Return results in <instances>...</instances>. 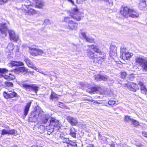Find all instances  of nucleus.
Returning <instances> with one entry per match:
<instances>
[{
    "label": "nucleus",
    "mask_w": 147,
    "mask_h": 147,
    "mask_svg": "<svg viewBox=\"0 0 147 147\" xmlns=\"http://www.w3.org/2000/svg\"><path fill=\"white\" fill-rule=\"evenodd\" d=\"M70 16H64L62 20L63 22H65L67 24V28L70 30H76L78 27V23L74 21L72 19L77 21L82 20L84 17L83 13L80 12L78 8L76 7L73 8L68 11Z\"/></svg>",
    "instance_id": "f257e3e1"
},
{
    "label": "nucleus",
    "mask_w": 147,
    "mask_h": 147,
    "mask_svg": "<svg viewBox=\"0 0 147 147\" xmlns=\"http://www.w3.org/2000/svg\"><path fill=\"white\" fill-rule=\"evenodd\" d=\"M134 64L138 67L142 66L143 70L146 71V69L145 68L147 67V61H145L142 58L140 57H136L135 59Z\"/></svg>",
    "instance_id": "f03ea898"
},
{
    "label": "nucleus",
    "mask_w": 147,
    "mask_h": 147,
    "mask_svg": "<svg viewBox=\"0 0 147 147\" xmlns=\"http://www.w3.org/2000/svg\"><path fill=\"white\" fill-rule=\"evenodd\" d=\"M3 96L6 99H10L18 96V94L14 90H8L7 92L4 91L3 92Z\"/></svg>",
    "instance_id": "7ed1b4c3"
},
{
    "label": "nucleus",
    "mask_w": 147,
    "mask_h": 147,
    "mask_svg": "<svg viewBox=\"0 0 147 147\" xmlns=\"http://www.w3.org/2000/svg\"><path fill=\"white\" fill-rule=\"evenodd\" d=\"M29 52L33 56H41L45 53L44 51L39 49L29 47Z\"/></svg>",
    "instance_id": "20e7f679"
},
{
    "label": "nucleus",
    "mask_w": 147,
    "mask_h": 147,
    "mask_svg": "<svg viewBox=\"0 0 147 147\" xmlns=\"http://www.w3.org/2000/svg\"><path fill=\"white\" fill-rule=\"evenodd\" d=\"M22 87L26 91L31 92L33 91L35 93H36L38 90L39 87L36 86L34 84H22Z\"/></svg>",
    "instance_id": "39448f33"
},
{
    "label": "nucleus",
    "mask_w": 147,
    "mask_h": 147,
    "mask_svg": "<svg viewBox=\"0 0 147 147\" xmlns=\"http://www.w3.org/2000/svg\"><path fill=\"white\" fill-rule=\"evenodd\" d=\"M49 125L53 127V129L57 128L58 129L61 128V123L60 121L55 119V118L52 117L49 121Z\"/></svg>",
    "instance_id": "423d86ee"
},
{
    "label": "nucleus",
    "mask_w": 147,
    "mask_h": 147,
    "mask_svg": "<svg viewBox=\"0 0 147 147\" xmlns=\"http://www.w3.org/2000/svg\"><path fill=\"white\" fill-rule=\"evenodd\" d=\"M124 86L127 88L130 91L136 92L139 89V88L136 83L133 82H128L125 84Z\"/></svg>",
    "instance_id": "0eeeda50"
},
{
    "label": "nucleus",
    "mask_w": 147,
    "mask_h": 147,
    "mask_svg": "<svg viewBox=\"0 0 147 147\" xmlns=\"http://www.w3.org/2000/svg\"><path fill=\"white\" fill-rule=\"evenodd\" d=\"M126 50H127V49L124 47L121 48V51L122 52L121 59L125 61V60H129L132 57V55L129 52L125 53Z\"/></svg>",
    "instance_id": "6e6552de"
},
{
    "label": "nucleus",
    "mask_w": 147,
    "mask_h": 147,
    "mask_svg": "<svg viewBox=\"0 0 147 147\" xmlns=\"http://www.w3.org/2000/svg\"><path fill=\"white\" fill-rule=\"evenodd\" d=\"M102 90L100 86H94L88 87L86 89V91L90 94H92L100 92Z\"/></svg>",
    "instance_id": "1a4fd4ad"
},
{
    "label": "nucleus",
    "mask_w": 147,
    "mask_h": 147,
    "mask_svg": "<svg viewBox=\"0 0 147 147\" xmlns=\"http://www.w3.org/2000/svg\"><path fill=\"white\" fill-rule=\"evenodd\" d=\"M130 8L127 6H122L121 7L120 12L121 14L125 18L129 16Z\"/></svg>",
    "instance_id": "9d476101"
},
{
    "label": "nucleus",
    "mask_w": 147,
    "mask_h": 147,
    "mask_svg": "<svg viewBox=\"0 0 147 147\" xmlns=\"http://www.w3.org/2000/svg\"><path fill=\"white\" fill-rule=\"evenodd\" d=\"M88 46L93 50L95 53L98 54L99 55H105V53L101 51L98 46L94 45H88Z\"/></svg>",
    "instance_id": "9b49d317"
},
{
    "label": "nucleus",
    "mask_w": 147,
    "mask_h": 147,
    "mask_svg": "<svg viewBox=\"0 0 147 147\" xmlns=\"http://www.w3.org/2000/svg\"><path fill=\"white\" fill-rule=\"evenodd\" d=\"M7 24L5 23L0 24V32L4 36L7 35Z\"/></svg>",
    "instance_id": "f8f14e48"
},
{
    "label": "nucleus",
    "mask_w": 147,
    "mask_h": 147,
    "mask_svg": "<svg viewBox=\"0 0 147 147\" xmlns=\"http://www.w3.org/2000/svg\"><path fill=\"white\" fill-rule=\"evenodd\" d=\"M15 71L18 73H25L31 74L32 72L30 71H28V69L25 67H20L15 69Z\"/></svg>",
    "instance_id": "ddd939ff"
},
{
    "label": "nucleus",
    "mask_w": 147,
    "mask_h": 147,
    "mask_svg": "<svg viewBox=\"0 0 147 147\" xmlns=\"http://www.w3.org/2000/svg\"><path fill=\"white\" fill-rule=\"evenodd\" d=\"M9 39L10 40H13L17 42L19 39L18 36L15 34V32L12 30H9L8 31Z\"/></svg>",
    "instance_id": "4468645a"
},
{
    "label": "nucleus",
    "mask_w": 147,
    "mask_h": 147,
    "mask_svg": "<svg viewBox=\"0 0 147 147\" xmlns=\"http://www.w3.org/2000/svg\"><path fill=\"white\" fill-rule=\"evenodd\" d=\"M67 119L72 126H76L78 124V121L77 119L74 117L69 116L67 117Z\"/></svg>",
    "instance_id": "2eb2a0df"
},
{
    "label": "nucleus",
    "mask_w": 147,
    "mask_h": 147,
    "mask_svg": "<svg viewBox=\"0 0 147 147\" xmlns=\"http://www.w3.org/2000/svg\"><path fill=\"white\" fill-rule=\"evenodd\" d=\"M16 132V131L14 129H11L7 131L5 129H3L2 130L1 135H4L6 134L9 135H14Z\"/></svg>",
    "instance_id": "dca6fc26"
},
{
    "label": "nucleus",
    "mask_w": 147,
    "mask_h": 147,
    "mask_svg": "<svg viewBox=\"0 0 147 147\" xmlns=\"http://www.w3.org/2000/svg\"><path fill=\"white\" fill-rule=\"evenodd\" d=\"M94 78L96 81L102 80L104 81H106L108 79V77L106 76H103L100 74H97L94 76Z\"/></svg>",
    "instance_id": "f3484780"
},
{
    "label": "nucleus",
    "mask_w": 147,
    "mask_h": 147,
    "mask_svg": "<svg viewBox=\"0 0 147 147\" xmlns=\"http://www.w3.org/2000/svg\"><path fill=\"white\" fill-rule=\"evenodd\" d=\"M105 57L103 56V57H97L95 58L93 60V62L96 64L97 65H101L102 63V62L104 60V57Z\"/></svg>",
    "instance_id": "a211bd4d"
},
{
    "label": "nucleus",
    "mask_w": 147,
    "mask_h": 147,
    "mask_svg": "<svg viewBox=\"0 0 147 147\" xmlns=\"http://www.w3.org/2000/svg\"><path fill=\"white\" fill-rule=\"evenodd\" d=\"M138 84L139 85L140 87L141 92L143 94L147 95V89L146 88L144 84L142 82L140 81L138 82Z\"/></svg>",
    "instance_id": "6ab92c4d"
},
{
    "label": "nucleus",
    "mask_w": 147,
    "mask_h": 147,
    "mask_svg": "<svg viewBox=\"0 0 147 147\" xmlns=\"http://www.w3.org/2000/svg\"><path fill=\"white\" fill-rule=\"evenodd\" d=\"M129 16L133 18L138 17L139 16L138 13L134 9L130 8Z\"/></svg>",
    "instance_id": "aec40b11"
},
{
    "label": "nucleus",
    "mask_w": 147,
    "mask_h": 147,
    "mask_svg": "<svg viewBox=\"0 0 147 147\" xmlns=\"http://www.w3.org/2000/svg\"><path fill=\"white\" fill-rule=\"evenodd\" d=\"M117 48L114 46H112L110 47L109 55L111 57L113 58L117 55L116 52Z\"/></svg>",
    "instance_id": "412c9836"
},
{
    "label": "nucleus",
    "mask_w": 147,
    "mask_h": 147,
    "mask_svg": "<svg viewBox=\"0 0 147 147\" xmlns=\"http://www.w3.org/2000/svg\"><path fill=\"white\" fill-rule=\"evenodd\" d=\"M147 6L146 0H140L138 4V7L141 10L145 9Z\"/></svg>",
    "instance_id": "4be33fe9"
},
{
    "label": "nucleus",
    "mask_w": 147,
    "mask_h": 147,
    "mask_svg": "<svg viewBox=\"0 0 147 147\" xmlns=\"http://www.w3.org/2000/svg\"><path fill=\"white\" fill-rule=\"evenodd\" d=\"M10 64L12 67L21 66L24 65V63L20 61H11Z\"/></svg>",
    "instance_id": "5701e85b"
},
{
    "label": "nucleus",
    "mask_w": 147,
    "mask_h": 147,
    "mask_svg": "<svg viewBox=\"0 0 147 147\" xmlns=\"http://www.w3.org/2000/svg\"><path fill=\"white\" fill-rule=\"evenodd\" d=\"M24 10L25 14L26 15H33L37 13L36 11L33 8H30L27 10H26L24 9Z\"/></svg>",
    "instance_id": "b1692460"
},
{
    "label": "nucleus",
    "mask_w": 147,
    "mask_h": 147,
    "mask_svg": "<svg viewBox=\"0 0 147 147\" xmlns=\"http://www.w3.org/2000/svg\"><path fill=\"white\" fill-rule=\"evenodd\" d=\"M32 102L30 101L27 103L25 106L24 109V114L25 117L28 114L30 108L31 106Z\"/></svg>",
    "instance_id": "393cba45"
},
{
    "label": "nucleus",
    "mask_w": 147,
    "mask_h": 147,
    "mask_svg": "<svg viewBox=\"0 0 147 147\" xmlns=\"http://www.w3.org/2000/svg\"><path fill=\"white\" fill-rule=\"evenodd\" d=\"M15 46L12 43H9L7 47V51L10 54L13 53V51L14 49Z\"/></svg>",
    "instance_id": "a878e982"
},
{
    "label": "nucleus",
    "mask_w": 147,
    "mask_h": 147,
    "mask_svg": "<svg viewBox=\"0 0 147 147\" xmlns=\"http://www.w3.org/2000/svg\"><path fill=\"white\" fill-rule=\"evenodd\" d=\"M37 115L36 111V110L32 111L31 113V116L29 118L28 120L30 121L34 122V118H36Z\"/></svg>",
    "instance_id": "bb28decb"
},
{
    "label": "nucleus",
    "mask_w": 147,
    "mask_h": 147,
    "mask_svg": "<svg viewBox=\"0 0 147 147\" xmlns=\"http://www.w3.org/2000/svg\"><path fill=\"white\" fill-rule=\"evenodd\" d=\"M3 78L7 81H10L15 79L16 77L13 75L11 74H9L8 75H5L3 76Z\"/></svg>",
    "instance_id": "cd10ccee"
},
{
    "label": "nucleus",
    "mask_w": 147,
    "mask_h": 147,
    "mask_svg": "<svg viewBox=\"0 0 147 147\" xmlns=\"http://www.w3.org/2000/svg\"><path fill=\"white\" fill-rule=\"evenodd\" d=\"M77 131L74 127L71 128L70 130V135L72 137L76 138Z\"/></svg>",
    "instance_id": "c85d7f7f"
},
{
    "label": "nucleus",
    "mask_w": 147,
    "mask_h": 147,
    "mask_svg": "<svg viewBox=\"0 0 147 147\" xmlns=\"http://www.w3.org/2000/svg\"><path fill=\"white\" fill-rule=\"evenodd\" d=\"M24 61L28 67L32 68H33L34 65L33 63L29 59L26 58L25 59Z\"/></svg>",
    "instance_id": "c756f323"
},
{
    "label": "nucleus",
    "mask_w": 147,
    "mask_h": 147,
    "mask_svg": "<svg viewBox=\"0 0 147 147\" xmlns=\"http://www.w3.org/2000/svg\"><path fill=\"white\" fill-rule=\"evenodd\" d=\"M58 95L55 92L53 91L51 92L50 95V99L52 100L54 99H58Z\"/></svg>",
    "instance_id": "7c9ffc66"
},
{
    "label": "nucleus",
    "mask_w": 147,
    "mask_h": 147,
    "mask_svg": "<svg viewBox=\"0 0 147 147\" xmlns=\"http://www.w3.org/2000/svg\"><path fill=\"white\" fill-rule=\"evenodd\" d=\"M44 5V3L43 2L39 0H37L36 2V7L40 9Z\"/></svg>",
    "instance_id": "2f4dec72"
},
{
    "label": "nucleus",
    "mask_w": 147,
    "mask_h": 147,
    "mask_svg": "<svg viewBox=\"0 0 147 147\" xmlns=\"http://www.w3.org/2000/svg\"><path fill=\"white\" fill-rule=\"evenodd\" d=\"M88 51L87 52V56L90 58L93 59L94 58L95 53L93 51L89 49L87 50Z\"/></svg>",
    "instance_id": "473e14b6"
},
{
    "label": "nucleus",
    "mask_w": 147,
    "mask_h": 147,
    "mask_svg": "<svg viewBox=\"0 0 147 147\" xmlns=\"http://www.w3.org/2000/svg\"><path fill=\"white\" fill-rule=\"evenodd\" d=\"M8 71V70L6 68H0V77H3V74L7 72Z\"/></svg>",
    "instance_id": "72a5a7b5"
},
{
    "label": "nucleus",
    "mask_w": 147,
    "mask_h": 147,
    "mask_svg": "<svg viewBox=\"0 0 147 147\" xmlns=\"http://www.w3.org/2000/svg\"><path fill=\"white\" fill-rule=\"evenodd\" d=\"M120 74V78L123 79H125L127 75V72L125 71H121Z\"/></svg>",
    "instance_id": "f704fd0d"
},
{
    "label": "nucleus",
    "mask_w": 147,
    "mask_h": 147,
    "mask_svg": "<svg viewBox=\"0 0 147 147\" xmlns=\"http://www.w3.org/2000/svg\"><path fill=\"white\" fill-rule=\"evenodd\" d=\"M4 83L5 86L6 87L11 88L13 86V84L9 81H5Z\"/></svg>",
    "instance_id": "c9c22d12"
},
{
    "label": "nucleus",
    "mask_w": 147,
    "mask_h": 147,
    "mask_svg": "<svg viewBox=\"0 0 147 147\" xmlns=\"http://www.w3.org/2000/svg\"><path fill=\"white\" fill-rule=\"evenodd\" d=\"M68 147H77V145L75 142L70 141L69 143L67 144Z\"/></svg>",
    "instance_id": "e433bc0d"
},
{
    "label": "nucleus",
    "mask_w": 147,
    "mask_h": 147,
    "mask_svg": "<svg viewBox=\"0 0 147 147\" xmlns=\"http://www.w3.org/2000/svg\"><path fill=\"white\" fill-rule=\"evenodd\" d=\"M131 122L132 124L135 127H137L139 125V122L135 119H132Z\"/></svg>",
    "instance_id": "4c0bfd02"
},
{
    "label": "nucleus",
    "mask_w": 147,
    "mask_h": 147,
    "mask_svg": "<svg viewBox=\"0 0 147 147\" xmlns=\"http://www.w3.org/2000/svg\"><path fill=\"white\" fill-rule=\"evenodd\" d=\"M86 41L89 43H95L94 40V38H88L87 37V38L85 39Z\"/></svg>",
    "instance_id": "58836bf2"
},
{
    "label": "nucleus",
    "mask_w": 147,
    "mask_h": 147,
    "mask_svg": "<svg viewBox=\"0 0 147 147\" xmlns=\"http://www.w3.org/2000/svg\"><path fill=\"white\" fill-rule=\"evenodd\" d=\"M132 119L130 118L129 116L125 115L124 117V121L125 122H129V121H131Z\"/></svg>",
    "instance_id": "ea45409f"
},
{
    "label": "nucleus",
    "mask_w": 147,
    "mask_h": 147,
    "mask_svg": "<svg viewBox=\"0 0 147 147\" xmlns=\"http://www.w3.org/2000/svg\"><path fill=\"white\" fill-rule=\"evenodd\" d=\"M48 119L47 117H42L41 119L42 123L43 124L46 123L48 121Z\"/></svg>",
    "instance_id": "a19ab883"
},
{
    "label": "nucleus",
    "mask_w": 147,
    "mask_h": 147,
    "mask_svg": "<svg viewBox=\"0 0 147 147\" xmlns=\"http://www.w3.org/2000/svg\"><path fill=\"white\" fill-rule=\"evenodd\" d=\"M116 103L115 101L112 100H110L109 101H108V104L111 106H112L114 105Z\"/></svg>",
    "instance_id": "79ce46f5"
},
{
    "label": "nucleus",
    "mask_w": 147,
    "mask_h": 147,
    "mask_svg": "<svg viewBox=\"0 0 147 147\" xmlns=\"http://www.w3.org/2000/svg\"><path fill=\"white\" fill-rule=\"evenodd\" d=\"M58 106L62 109L66 108L67 107V106L64 105L63 103L60 102H59V104L58 105Z\"/></svg>",
    "instance_id": "37998d69"
},
{
    "label": "nucleus",
    "mask_w": 147,
    "mask_h": 147,
    "mask_svg": "<svg viewBox=\"0 0 147 147\" xmlns=\"http://www.w3.org/2000/svg\"><path fill=\"white\" fill-rule=\"evenodd\" d=\"M69 141L65 140L62 141L61 143L62 144V145H64L65 147L66 146H65L66 145L67 146V144L69 143Z\"/></svg>",
    "instance_id": "c03bdc74"
},
{
    "label": "nucleus",
    "mask_w": 147,
    "mask_h": 147,
    "mask_svg": "<svg viewBox=\"0 0 147 147\" xmlns=\"http://www.w3.org/2000/svg\"><path fill=\"white\" fill-rule=\"evenodd\" d=\"M86 0H76V2L77 4H83L85 3Z\"/></svg>",
    "instance_id": "a18cd8bd"
},
{
    "label": "nucleus",
    "mask_w": 147,
    "mask_h": 147,
    "mask_svg": "<svg viewBox=\"0 0 147 147\" xmlns=\"http://www.w3.org/2000/svg\"><path fill=\"white\" fill-rule=\"evenodd\" d=\"M8 0H0V5H3Z\"/></svg>",
    "instance_id": "49530a36"
},
{
    "label": "nucleus",
    "mask_w": 147,
    "mask_h": 147,
    "mask_svg": "<svg viewBox=\"0 0 147 147\" xmlns=\"http://www.w3.org/2000/svg\"><path fill=\"white\" fill-rule=\"evenodd\" d=\"M142 135L144 137L147 138V132L145 131H143L142 132Z\"/></svg>",
    "instance_id": "de8ad7c7"
},
{
    "label": "nucleus",
    "mask_w": 147,
    "mask_h": 147,
    "mask_svg": "<svg viewBox=\"0 0 147 147\" xmlns=\"http://www.w3.org/2000/svg\"><path fill=\"white\" fill-rule=\"evenodd\" d=\"M81 34L82 36L84 38L86 39L87 37H88L86 34V33L84 32H82L81 33Z\"/></svg>",
    "instance_id": "09e8293b"
},
{
    "label": "nucleus",
    "mask_w": 147,
    "mask_h": 147,
    "mask_svg": "<svg viewBox=\"0 0 147 147\" xmlns=\"http://www.w3.org/2000/svg\"><path fill=\"white\" fill-rule=\"evenodd\" d=\"M68 1L71 3L73 5H76L74 0H67Z\"/></svg>",
    "instance_id": "8fccbe9b"
},
{
    "label": "nucleus",
    "mask_w": 147,
    "mask_h": 147,
    "mask_svg": "<svg viewBox=\"0 0 147 147\" xmlns=\"http://www.w3.org/2000/svg\"><path fill=\"white\" fill-rule=\"evenodd\" d=\"M90 101L92 102H93L94 103L96 104H99L100 103H99L98 101L95 100H91Z\"/></svg>",
    "instance_id": "3c124183"
},
{
    "label": "nucleus",
    "mask_w": 147,
    "mask_h": 147,
    "mask_svg": "<svg viewBox=\"0 0 147 147\" xmlns=\"http://www.w3.org/2000/svg\"><path fill=\"white\" fill-rule=\"evenodd\" d=\"M84 100L87 101H90L91 100L88 99L87 98H86L85 99H84Z\"/></svg>",
    "instance_id": "603ef678"
},
{
    "label": "nucleus",
    "mask_w": 147,
    "mask_h": 147,
    "mask_svg": "<svg viewBox=\"0 0 147 147\" xmlns=\"http://www.w3.org/2000/svg\"><path fill=\"white\" fill-rule=\"evenodd\" d=\"M98 135L100 137H101V135L100 134V132H98Z\"/></svg>",
    "instance_id": "864d4df0"
},
{
    "label": "nucleus",
    "mask_w": 147,
    "mask_h": 147,
    "mask_svg": "<svg viewBox=\"0 0 147 147\" xmlns=\"http://www.w3.org/2000/svg\"><path fill=\"white\" fill-rule=\"evenodd\" d=\"M21 2H22L24 1L25 0H19Z\"/></svg>",
    "instance_id": "5fc2aeb1"
},
{
    "label": "nucleus",
    "mask_w": 147,
    "mask_h": 147,
    "mask_svg": "<svg viewBox=\"0 0 147 147\" xmlns=\"http://www.w3.org/2000/svg\"><path fill=\"white\" fill-rule=\"evenodd\" d=\"M13 147H18L17 145L14 146Z\"/></svg>",
    "instance_id": "6e6d98bb"
},
{
    "label": "nucleus",
    "mask_w": 147,
    "mask_h": 147,
    "mask_svg": "<svg viewBox=\"0 0 147 147\" xmlns=\"http://www.w3.org/2000/svg\"><path fill=\"white\" fill-rule=\"evenodd\" d=\"M29 6V5H26V7H27V8H28V7H27V6Z\"/></svg>",
    "instance_id": "4d7b16f0"
},
{
    "label": "nucleus",
    "mask_w": 147,
    "mask_h": 147,
    "mask_svg": "<svg viewBox=\"0 0 147 147\" xmlns=\"http://www.w3.org/2000/svg\"><path fill=\"white\" fill-rule=\"evenodd\" d=\"M145 69H146V71H147V67H146L145 68Z\"/></svg>",
    "instance_id": "13d9d810"
},
{
    "label": "nucleus",
    "mask_w": 147,
    "mask_h": 147,
    "mask_svg": "<svg viewBox=\"0 0 147 147\" xmlns=\"http://www.w3.org/2000/svg\"><path fill=\"white\" fill-rule=\"evenodd\" d=\"M7 128H9V126H8L7 127Z\"/></svg>",
    "instance_id": "bf43d9fd"
}]
</instances>
